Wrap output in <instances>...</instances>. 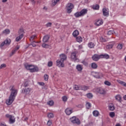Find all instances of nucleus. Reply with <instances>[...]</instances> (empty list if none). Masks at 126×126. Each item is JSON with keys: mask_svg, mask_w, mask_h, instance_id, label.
<instances>
[{"mask_svg": "<svg viewBox=\"0 0 126 126\" xmlns=\"http://www.w3.org/2000/svg\"><path fill=\"white\" fill-rule=\"evenodd\" d=\"M10 91H11V93L9 98L6 101L7 105H11V104L13 103L14 100H15V97H16V95H17V90L15 89L14 86H11Z\"/></svg>", "mask_w": 126, "mask_h": 126, "instance_id": "nucleus-1", "label": "nucleus"}, {"mask_svg": "<svg viewBox=\"0 0 126 126\" xmlns=\"http://www.w3.org/2000/svg\"><path fill=\"white\" fill-rule=\"evenodd\" d=\"M25 67L26 69L30 70L31 72H37L39 71V68L36 65L25 64Z\"/></svg>", "mask_w": 126, "mask_h": 126, "instance_id": "nucleus-2", "label": "nucleus"}, {"mask_svg": "<svg viewBox=\"0 0 126 126\" xmlns=\"http://www.w3.org/2000/svg\"><path fill=\"white\" fill-rule=\"evenodd\" d=\"M78 53V52H77V51H73L71 53L70 59L71 61H73V62H75V63L79 62V59L77 58V55Z\"/></svg>", "mask_w": 126, "mask_h": 126, "instance_id": "nucleus-3", "label": "nucleus"}, {"mask_svg": "<svg viewBox=\"0 0 126 126\" xmlns=\"http://www.w3.org/2000/svg\"><path fill=\"white\" fill-rule=\"evenodd\" d=\"M88 11V10L87 9H83L80 12H77L75 13L74 15L75 17H81V16H84L85 14H87Z\"/></svg>", "mask_w": 126, "mask_h": 126, "instance_id": "nucleus-4", "label": "nucleus"}, {"mask_svg": "<svg viewBox=\"0 0 126 126\" xmlns=\"http://www.w3.org/2000/svg\"><path fill=\"white\" fill-rule=\"evenodd\" d=\"M19 36L16 38V41L17 42H19L23 38V36H24V31L23 29H21L19 31Z\"/></svg>", "mask_w": 126, "mask_h": 126, "instance_id": "nucleus-5", "label": "nucleus"}, {"mask_svg": "<svg viewBox=\"0 0 126 126\" xmlns=\"http://www.w3.org/2000/svg\"><path fill=\"white\" fill-rule=\"evenodd\" d=\"M70 121L72 124H76V125H80V120L76 117L73 116L70 118Z\"/></svg>", "mask_w": 126, "mask_h": 126, "instance_id": "nucleus-6", "label": "nucleus"}, {"mask_svg": "<svg viewBox=\"0 0 126 126\" xmlns=\"http://www.w3.org/2000/svg\"><path fill=\"white\" fill-rule=\"evenodd\" d=\"M73 7H74L73 4L71 3H68L66 5V9L67 13H71V11H72V8H73Z\"/></svg>", "mask_w": 126, "mask_h": 126, "instance_id": "nucleus-7", "label": "nucleus"}, {"mask_svg": "<svg viewBox=\"0 0 126 126\" xmlns=\"http://www.w3.org/2000/svg\"><path fill=\"white\" fill-rule=\"evenodd\" d=\"M33 92V90L32 88H28L27 89H23L22 90V93L25 94V95L30 94L31 93Z\"/></svg>", "mask_w": 126, "mask_h": 126, "instance_id": "nucleus-8", "label": "nucleus"}, {"mask_svg": "<svg viewBox=\"0 0 126 126\" xmlns=\"http://www.w3.org/2000/svg\"><path fill=\"white\" fill-rule=\"evenodd\" d=\"M5 117L9 119V124H14V123H15V118H14V116H12V115L9 114H6Z\"/></svg>", "mask_w": 126, "mask_h": 126, "instance_id": "nucleus-9", "label": "nucleus"}, {"mask_svg": "<svg viewBox=\"0 0 126 126\" xmlns=\"http://www.w3.org/2000/svg\"><path fill=\"white\" fill-rule=\"evenodd\" d=\"M96 92L99 93V94H106V90L103 88H97L95 89Z\"/></svg>", "mask_w": 126, "mask_h": 126, "instance_id": "nucleus-10", "label": "nucleus"}, {"mask_svg": "<svg viewBox=\"0 0 126 126\" xmlns=\"http://www.w3.org/2000/svg\"><path fill=\"white\" fill-rule=\"evenodd\" d=\"M56 65L59 66V67H64V63H63V61L62 60H58L56 62Z\"/></svg>", "mask_w": 126, "mask_h": 126, "instance_id": "nucleus-11", "label": "nucleus"}, {"mask_svg": "<svg viewBox=\"0 0 126 126\" xmlns=\"http://www.w3.org/2000/svg\"><path fill=\"white\" fill-rule=\"evenodd\" d=\"M92 74L95 78H101L103 76L102 73L97 72H93Z\"/></svg>", "mask_w": 126, "mask_h": 126, "instance_id": "nucleus-12", "label": "nucleus"}, {"mask_svg": "<svg viewBox=\"0 0 126 126\" xmlns=\"http://www.w3.org/2000/svg\"><path fill=\"white\" fill-rule=\"evenodd\" d=\"M100 59H101V55H98L97 54H94L92 57V59L94 62H97V61H99V60H100Z\"/></svg>", "mask_w": 126, "mask_h": 126, "instance_id": "nucleus-13", "label": "nucleus"}, {"mask_svg": "<svg viewBox=\"0 0 126 126\" xmlns=\"http://www.w3.org/2000/svg\"><path fill=\"white\" fill-rule=\"evenodd\" d=\"M102 12L104 16H109V9L108 8H104L102 9Z\"/></svg>", "mask_w": 126, "mask_h": 126, "instance_id": "nucleus-14", "label": "nucleus"}, {"mask_svg": "<svg viewBox=\"0 0 126 126\" xmlns=\"http://www.w3.org/2000/svg\"><path fill=\"white\" fill-rule=\"evenodd\" d=\"M76 68L78 71L81 72L82 71V69H83V67L82 66V65L78 64L76 65Z\"/></svg>", "mask_w": 126, "mask_h": 126, "instance_id": "nucleus-15", "label": "nucleus"}, {"mask_svg": "<svg viewBox=\"0 0 126 126\" xmlns=\"http://www.w3.org/2000/svg\"><path fill=\"white\" fill-rule=\"evenodd\" d=\"M60 57L61 59L60 60L63 62H64V61H65V60L67 59L66 55H65V54H62L60 55Z\"/></svg>", "mask_w": 126, "mask_h": 126, "instance_id": "nucleus-16", "label": "nucleus"}, {"mask_svg": "<svg viewBox=\"0 0 126 126\" xmlns=\"http://www.w3.org/2000/svg\"><path fill=\"white\" fill-rule=\"evenodd\" d=\"M65 113H66V115L68 116H69V115H71V113H72V110L70 108H67L65 110Z\"/></svg>", "mask_w": 126, "mask_h": 126, "instance_id": "nucleus-17", "label": "nucleus"}, {"mask_svg": "<svg viewBox=\"0 0 126 126\" xmlns=\"http://www.w3.org/2000/svg\"><path fill=\"white\" fill-rule=\"evenodd\" d=\"M49 39H50V36L49 35H46L43 38V42H44V43H46L48 42Z\"/></svg>", "mask_w": 126, "mask_h": 126, "instance_id": "nucleus-18", "label": "nucleus"}, {"mask_svg": "<svg viewBox=\"0 0 126 126\" xmlns=\"http://www.w3.org/2000/svg\"><path fill=\"white\" fill-rule=\"evenodd\" d=\"M102 24H103V21H102V20H98L95 23L96 26H100V25H102Z\"/></svg>", "mask_w": 126, "mask_h": 126, "instance_id": "nucleus-19", "label": "nucleus"}, {"mask_svg": "<svg viewBox=\"0 0 126 126\" xmlns=\"http://www.w3.org/2000/svg\"><path fill=\"white\" fill-rule=\"evenodd\" d=\"M109 58L110 56L107 54L100 55V59H109Z\"/></svg>", "mask_w": 126, "mask_h": 126, "instance_id": "nucleus-20", "label": "nucleus"}, {"mask_svg": "<svg viewBox=\"0 0 126 126\" xmlns=\"http://www.w3.org/2000/svg\"><path fill=\"white\" fill-rule=\"evenodd\" d=\"M124 47V43H118L117 46V50H122Z\"/></svg>", "mask_w": 126, "mask_h": 126, "instance_id": "nucleus-21", "label": "nucleus"}, {"mask_svg": "<svg viewBox=\"0 0 126 126\" xmlns=\"http://www.w3.org/2000/svg\"><path fill=\"white\" fill-rule=\"evenodd\" d=\"M108 108L110 111H114L115 110V106L112 103L108 105Z\"/></svg>", "mask_w": 126, "mask_h": 126, "instance_id": "nucleus-22", "label": "nucleus"}, {"mask_svg": "<svg viewBox=\"0 0 126 126\" xmlns=\"http://www.w3.org/2000/svg\"><path fill=\"white\" fill-rule=\"evenodd\" d=\"M117 82H118V83H119L121 85H123V86L126 87V82H125L123 81H121L120 80H117Z\"/></svg>", "mask_w": 126, "mask_h": 126, "instance_id": "nucleus-23", "label": "nucleus"}, {"mask_svg": "<svg viewBox=\"0 0 126 126\" xmlns=\"http://www.w3.org/2000/svg\"><path fill=\"white\" fill-rule=\"evenodd\" d=\"M72 35L73 36V37H75L76 38V37L78 35H79V32H78V30H75L73 32Z\"/></svg>", "mask_w": 126, "mask_h": 126, "instance_id": "nucleus-24", "label": "nucleus"}, {"mask_svg": "<svg viewBox=\"0 0 126 126\" xmlns=\"http://www.w3.org/2000/svg\"><path fill=\"white\" fill-rule=\"evenodd\" d=\"M89 89V87L86 86H81V90H83L84 91H86V90H88Z\"/></svg>", "mask_w": 126, "mask_h": 126, "instance_id": "nucleus-25", "label": "nucleus"}, {"mask_svg": "<svg viewBox=\"0 0 126 126\" xmlns=\"http://www.w3.org/2000/svg\"><path fill=\"white\" fill-rule=\"evenodd\" d=\"M83 39L81 36H78L76 38V41H77L78 43H81L82 42Z\"/></svg>", "mask_w": 126, "mask_h": 126, "instance_id": "nucleus-26", "label": "nucleus"}, {"mask_svg": "<svg viewBox=\"0 0 126 126\" xmlns=\"http://www.w3.org/2000/svg\"><path fill=\"white\" fill-rule=\"evenodd\" d=\"M81 87L80 85H74V89L75 90H81Z\"/></svg>", "mask_w": 126, "mask_h": 126, "instance_id": "nucleus-27", "label": "nucleus"}, {"mask_svg": "<svg viewBox=\"0 0 126 126\" xmlns=\"http://www.w3.org/2000/svg\"><path fill=\"white\" fill-rule=\"evenodd\" d=\"M3 34L7 35V34H9L10 33V31L9 29H6L2 32Z\"/></svg>", "mask_w": 126, "mask_h": 126, "instance_id": "nucleus-28", "label": "nucleus"}, {"mask_svg": "<svg viewBox=\"0 0 126 126\" xmlns=\"http://www.w3.org/2000/svg\"><path fill=\"white\" fill-rule=\"evenodd\" d=\"M88 47H89L91 49L92 48H94L95 47V44L93 42H90L88 43Z\"/></svg>", "mask_w": 126, "mask_h": 126, "instance_id": "nucleus-29", "label": "nucleus"}, {"mask_svg": "<svg viewBox=\"0 0 126 126\" xmlns=\"http://www.w3.org/2000/svg\"><path fill=\"white\" fill-rule=\"evenodd\" d=\"M91 66H92V68H94V69H96V68H97V67H98V65L95 63H92Z\"/></svg>", "mask_w": 126, "mask_h": 126, "instance_id": "nucleus-30", "label": "nucleus"}, {"mask_svg": "<svg viewBox=\"0 0 126 126\" xmlns=\"http://www.w3.org/2000/svg\"><path fill=\"white\" fill-rule=\"evenodd\" d=\"M4 42L5 43L6 46H8V45L10 44V39H6L4 41Z\"/></svg>", "mask_w": 126, "mask_h": 126, "instance_id": "nucleus-31", "label": "nucleus"}, {"mask_svg": "<svg viewBox=\"0 0 126 126\" xmlns=\"http://www.w3.org/2000/svg\"><path fill=\"white\" fill-rule=\"evenodd\" d=\"M94 117H98L99 116V112L97 110H94L93 113Z\"/></svg>", "mask_w": 126, "mask_h": 126, "instance_id": "nucleus-32", "label": "nucleus"}, {"mask_svg": "<svg viewBox=\"0 0 126 126\" xmlns=\"http://www.w3.org/2000/svg\"><path fill=\"white\" fill-rule=\"evenodd\" d=\"M115 98L117 101H121L122 99V96L120 94H117L115 96Z\"/></svg>", "mask_w": 126, "mask_h": 126, "instance_id": "nucleus-33", "label": "nucleus"}, {"mask_svg": "<svg viewBox=\"0 0 126 126\" xmlns=\"http://www.w3.org/2000/svg\"><path fill=\"white\" fill-rule=\"evenodd\" d=\"M114 46V44H109L106 46V49H108V50H110L113 48Z\"/></svg>", "mask_w": 126, "mask_h": 126, "instance_id": "nucleus-34", "label": "nucleus"}, {"mask_svg": "<svg viewBox=\"0 0 126 126\" xmlns=\"http://www.w3.org/2000/svg\"><path fill=\"white\" fill-rule=\"evenodd\" d=\"M47 105H49V106H53L54 105V101L53 100H50L48 102H47Z\"/></svg>", "mask_w": 126, "mask_h": 126, "instance_id": "nucleus-35", "label": "nucleus"}, {"mask_svg": "<svg viewBox=\"0 0 126 126\" xmlns=\"http://www.w3.org/2000/svg\"><path fill=\"white\" fill-rule=\"evenodd\" d=\"M87 96L89 99H91L92 98H93V94H91V93H89V94H87Z\"/></svg>", "mask_w": 126, "mask_h": 126, "instance_id": "nucleus-36", "label": "nucleus"}, {"mask_svg": "<svg viewBox=\"0 0 126 126\" xmlns=\"http://www.w3.org/2000/svg\"><path fill=\"white\" fill-rule=\"evenodd\" d=\"M104 84L107 86H111V82H109V81H105L104 82Z\"/></svg>", "mask_w": 126, "mask_h": 126, "instance_id": "nucleus-37", "label": "nucleus"}, {"mask_svg": "<svg viewBox=\"0 0 126 126\" xmlns=\"http://www.w3.org/2000/svg\"><path fill=\"white\" fill-rule=\"evenodd\" d=\"M86 106L87 109H90L91 107V103H90V102H87L86 104Z\"/></svg>", "mask_w": 126, "mask_h": 126, "instance_id": "nucleus-38", "label": "nucleus"}, {"mask_svg": "<svg viewBox=\"0 0 126 126\" xmlns=\"http://www.w3.org/2000/svg\"><path fill=\"white\" fill-rule=\"evenodd\" d=\"M114 33H115V32L112 30L108 31L107 34L108 35H112V34H114Z\"/></svg>", "mask_w": 126, "mask_h": 126, "instance_id": "nucleus-39", "label": "nucleus"}, {"mask_svg": "<svg viewBox=\"0 0 126 126\" xmlns=\"http://www.w3.org/2000/svg\"><path fill=\"white\" fill-rule=\"evenodd\" d=\"M59 1H60V0H53L52 2L53 5H56Z\"/></svg>", "mask_w": 126, "mask_h": 126, "instance_id": "nucleus-40", "label": "nucleus"}, {"mask_svg": "<svg viewBox=\"0 0 126 126\" xmlns=\"http://www.w3.org/2000/svg\"><path fill=\"white\" fill-rule=\"evenodd\" d=\"M81 63H83L84 65H86V66L88 65V63L86 62L85 60H83V61H82Z\"/></svg>", "mask_w": 126, "mask_h": 126, "instance_id": "nucleus-41", "label": "nucleus"}, {"mask_svg": "<svg viewBox=\"0 0 126 126\" xmlns=\"http://www.w3.org/2000/svg\"><path fill=\"white\" fill-rule=\"evenodd\" d=\"M99 5H98V4H96L95 5H94L93 6V9H96V10L99 9Z\"/></svg>", "mask_w": 126, "mask_h": 126, "instance_id": "nucleus-42", "label": "nucleus"}, {"mask_svg": "<svg viewBox=\"0 0 126 126\" xmlns=\"http://www.w3.org/2000/svg\"><path fill=\"white\" fill-rule=\"evenodd\" d=\"M44 77V80H45V81H48V80H49V75H48L47 74H45Z\"/></svg>", "mask_w": 126, "mask_h": 126, "instance_id": "nucleus-43", "label": "nucleus"}, {"mask_svg": "<svg viewBox=\"0 0 126 126\" xmlns=\"http://www.w3.org/2000/svg\"><path fill=\"white\" fill-rule=\"evenodd\" d=\"M48 117L49 118V119H52V118H54V114L53 113H49L48 114Z\"/></svg>", "mask_w": 126, "mask_h": 126, "instance_id": "nucleus-44", "label": "nucleus"}, {"mask_svg": "<svg viewBox=\"0 0 126 126\" xmlns=\"http://www.w3.org/2000/svg\"><path fill=\"white\" fill-rule=\"evenodd\" d=\"M34 39H36V35H32L30 38V41H32Z\"/></svg>", "mask_w": 126, "mask_h": 126, "instance_id": "nucleus-45", "label": "nucleus"}, {"mask_svg": "<svg viewBox=\"0 0 126 126\" xmlns=\"http://www.w3.org/2000/svg\"><path fill=\"white\" fill-rule=\"evenodd\" d=\"M99 41L100 42H106V39H105L104 37H100V39H99Z\"/></svg>", "mask_w": 126, "mask_h": 126, "instance_id": "nucleus-46", "label": "nucleus"}, {"mask_svg": "<svg viewBox=\"0 0 126 126\" xmlns=\"http://www.w3.org/2000/svg\"><path fill=\"white\" fill-rule=\"evenodd\" d=\"M109 116H110V117H111V118H114V117H115V113L114 112H110L109 114Z\"/></svg>", "mask_w": 126, "mask_h": 126, "instance_id": "nucleus-47", "label": "nucleus"}, {"mask_svg": "<svg viewBox=\"0 0 126 126\" xmlns=\"http://www.w3.org/2000/svg\"><path fill=\"white\" fill-rule=\"evenodd\" d=\"M63 102H66L67 101V97L65 96L63 97Z\"/></svg>", "mask_w": 126, "mask_h": 126, "instance_id": "nucleus-48", "label": "nucleus"}, {"mask_svg": "<svg viewBox=\"0 0 126 126\" xmlns=\"http://www.w3.org/2000/svg\"><path fill=\"white\" fill-rule=\"evenodd\" d=\"M42 47H43V48H48V47H49V45H48V44H46V43H43L42 45Z\"/></svg>", "mask_w": 126, "mask_h": 126, "instance_id": "nucleus-49", "label": "nucleus"}, {"mask_svg": "<svg viewBox=\"0 0 126 126\" xmlns=\"http://www.w3.org/2000/svg\"><path fill=\"white\" fill-rule=\"evenodd\" d=\"M16 52V51L14 49L12 51V53L10 54V56L11 57V56H13V55H14V54H15Z\"/></svg>", "mask_w": 126, "mask_h": 126, "instance_id": "nucleus-50", "label": "nucleus"}, {"mask_svg": "<svg viewBox=\"0 0 126 126\" xmlns=\"http://www.w3.org/2000/svg\"><path fill=\"white\" fill-rule=\"evenodd\" d=\"M52 65H53V62H48V66L49 67H51V66H52Z\"/></svg>", "mask_w": 126, "mask_h": 126, "instance_id": "nucleus-51", "label": "nucleus"}, {"mask_svg": "<svg viewBox=\"0 0 126 126\" xmlns=\"http://www.w3.org/2000/svg\"><path fill=\"white\" fill-rule=\"evenodd\" d=\"M46 26L47 27H51L52 26V23H48L46 24Z\"/></svg>", "mask_w": 126, "mask_h": 126, "instance_id": "nucleus-52", "label": "nucleus"}, {"mask_svg": "<svg viewBox=\"0 0 126 126\" xmlns=\"http://www.w3.org/2000/svg\"><path fill=\"white\" fill-rule=\"evenodd\" d=\"M93 123L92 122H91V123H89V124H87L86 125V126H93Z\"/></svg>", "mask_w": 126, "mask_h": 126, "instance_id": "nucleus-53", "label": "nucleus"}, {"mask_svg": "<svg viewBox=\"0 0 126 126\" xmlns=\"http://www.w3.org/2000/svg\"><path fill=\"white\" fill-rule=\"evenodd\" d=\"M38 84H39V85H40V86H44V85H45V83L43 82H38Z\"/></svg>", "mask_w": 126, "mask_h": 126, "instance_id": "nucleus-54", "label": "nucleus"}, {"mask_svg": "<svg viewBox=\"0 0 126 126\" xmlns=\"http://www.w3.org/2000/svg\"><path fill=\"white\" fill-rule=\"evenodd\" d=\"M20 47L18 46H17L14 50L16 51L17 52V51H18V50H19Z\"/></svg>", "mask_w": 126, "mask_h": 126, "instance_id": "nucleus-55", "label": "nucleus"}, {"mask_svg": "<svg viewBox=\"0 0 126 126\" xmlns=\"http://www.w3.org/2000/svg\"><path fill=\"white\" fill-rule=\"evenodd\" d=\"M0 66H1V68H4V67H5L6 66V65H5V64L4 63H3L1 64Z\"/></svg>", "mask_w": 126, "mask_h": 126, "instance_id": "nucleus-56", "label": "nucleus"}, {"mask_svg": "<svg viewBox=\"0 0 126 126\" xmlns=\"http://www.w3.org/2000/svg\"><path fill=\"white\" fill-rule=\"evenodd\" d=\"M5 42H4H4H2L1 43V44H0V47L1 48H2V47H3V46H5Z\"/></svg>", "mask_w": 126, "mask_h": 126, "instance_id": "nucleus-57", "label": "nucleus"}, {"mask_svg": "<svg viewBox=\"0 0 126 126\" xmlns=\"http://www.w3.org/2000/svg\"><path fill=\"white\" fill-rule=\"evenodd\" d=\"M47 125H48V126H51V125H52V121H48V122H47Z\"/></svg>", "mask_w": 126, "mask_h": 126, "instance_id": "nucleus-58", "label": "nucleus"}, {"mask_svg": "<svg viewBox=\"0 0 126 126\" xmlns=\"http://www.w3.org/2000/svg\"><path fill=\"white\" fill-rule=\"evenodd\" d=\"M77 108H83V105L82 104H79L77 105Z\"/></svg>", "mask_w": 126, "mask_h": 126, "instance_id": "nucleus-59", "label": "nucleus"}, {"mask_svg": "<svg viewBox=\"0 0 126 126\" xmlns=\"http://www.w3.org/2000/svg\"><path fill=\"white\" fill-rule=\"evenodd\" d=\"M82 48H83V47H82V45H80L79 46V49H82Z\"/></svg>", "mask_w": 126, "mask_h": 126, "instance_id": "nucleus-60", "label": "nucleus"}, {"mask_svg": "<svg viewBox=\"0 0 126 126\" xmlns=\"http://www.w3.org/2000/svg\"><path fill=\"white\" fill-rule=\"evenodd\" d=\"M32 45V47H36V44H35V43H34V42H33Z\"/></svg>", "mask_w": 126, "mask_h": 126, "instance_id": "nucleus-61", "label": "nucleus"}, {"mask_svg": "<svg viewBox=\"0 0 126 126\" xmlns=\"http://www.w3.org/2000/svg\"><path fill=\"white\" fill-rule=\"evenodd\" d=\"M32 4H34L35 2V0H32Z\"/></svg>", "mask_w": 126, "mask_h": 126, "instance_id": "nucleus-62", "label": "nucleus"}, {"mask_svg": "<svg viewBox=\"0 0 126 126\" xmlns=\"http://www.w3.org/2000/svg\"><path fill=\"white\" fill-rule=\"evenodd\" d=\"M124 100H126V95H124L123 97Z\"/></svg>", "mask_w": 126, "mask_h": 126, "instance_id": "nucleus-63", "label": "nucleus"}, {"mask_svg": "<svg viewBox=\"0 0 126 126\" xmlns=\"http://www.w3.org/2000/svg\"><path fill=\"white\" fill-rule=\"evenodd\" d=\"M1 126H6V125H4V124L1 123Z\"/></svg>", "mask_w": 126, "mask_h": 126, "instance_id": "nucleus-64", "label": "nucleus"}]
</instances>
